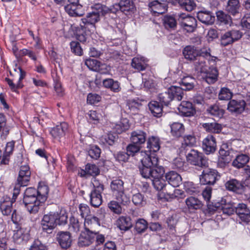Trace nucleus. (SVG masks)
Returning <instances> with one entry per match:
<instances>
[{
  "label": "nucleus",
  "instance_id": "nucleus-1",
  "mask_svg": "<svg viewBox=\"0 0 250 250\" xmlns=\"http://www.w3.org/2000/svg\"><path fill=\"white\" fill-rule=\"evenodd\" d=\"M142 160V166L139 167L140 174L145 178H151L152 184L157 190H161L166 186L162 178L165 173L164 168L159 165L158 158L151 160L147 156Z\"/></svg>",
  "mask_w": 250,
  "mask_h": 250
},
{
  "label": "nucleus",
  "instance_id": "nucleus-2",
  "mask_svg": "<svg viewBox=\"0 0 250 250\" xmlns=\"http://www.w3.org/2000/svg\"><path fill=\"white\" fill-rule=\"evenodd\" d=\"M113 195L121 205H127L130 203L129 197L125 193L124 182L119 178L113 179L110 184Z\"/></svg>",
  "mask_w": 250,
  "mask_h": 250
},
{
  "label": "nucleus",
  "instance_id": "nucleus-3",
  "mask_svg": "<svg viewBox=\"0 0 250 250\" xmlns=\"http://www.w3.org/2000/svg\"><path fill=\"white\" fill-rule=\"evenodd\" d=\"M31 172L28 166H22L21 167L19 176L17 178V183L16 184L13 189L12 200H15L19 194L21 187H25L28 185L30 178Z\"/></svg>",
  "mask_w": 250,
  "mask_h": 250
},
{
  "label": "nucleus",
  "instance_id": "nucleus-4",
  "mask_svg": "<svg viewBox=\"0 0 250 250\" xmlns=\"http://www.w3.org/2000/svg\"><path fill=\"white\" fill-rule=\"evenodd\" d=\"M186 158L188 163L192 165L200 167H204L208 166V161L204 154L198 151L190 149L189 151L187 150Z\"/></svg>",
  "mask_w": 250,
  "mask_h": 250
},
{
  "label": "nucleus",
  "instance_id": "nucleus-5",
  "mask_svg": "<svg viewBox=\"0 0 250 250\" xmlns=\"http://www.w3.org/2000/svg\"><path fill=\"white\" fill-rule=\"evenodd\" d=\"M93 189L90 194V204L93 207H98L102 203L101 194L104 190V186L96 179L93 181Z\"/></svg>",
  "mask_w": 250,
  "mask_h": 250
},
{
  "label": "nucleus",
  "instance_id": "nucleus-6",
  "mask_svg": "<svg viewBox=\"0 0 250 250\" xmlns=\"http://www.w3.org/2000/svg\"><path fill=\"white\" fill-rule=\"evenodd\" d=\"M23 201L25 208L30 213L35 214L39 210L42 203L38 198V195L24 196Z\"/></svg>",
  "mask_w": 250,
  "mask_h": 250
},
{
  "label": "nucleus",
  "instance_id": "nucleus-7",
  "mask_svg": "<svg viewBox=\"0 0 250 250\" xmlns=\"http://www.w3.org/2000/svg\"><path fill=\"white\" fill-rule=\"evenodd\" d=\"M57 222V213L50 212L43 216L42 220V227L44 231L50 233L56 227Z\"/></svg>",
  "mask_w": 250,
  "mask_h": 250
},
{
  "label": "nucleus",
  "instance_id": "nucleus-8",
  "mask_svg": "<svg viewBox=\"0 0 250 250\" xmlns=\"http://www.w3.org/2000/svg\"><path fill=\"white\" fill-rule=\"evenodd\" d=\"M185 58L189 61H197L199 57L209 55L208 52L204 53L201 50L198 49L194 46H187L183 51Z\"/></svg>",
  "mask_w": 250,
  "mask_h": 250
},
{
  "label": "nucleus",
  "instance_id": "nucleus-9",
  "mask_svg": "<svg viewBox=\"0 0 250 250\" xmlns=\"http://www.w3.org/2000/svg\"><path fill=\"white\" fill-rule=\"evenodd\" d=\"M100 13L96 10L91 13H88L86 18L81 20L82 23L80 24L83 29L88 28V26H90L91 30L93 32L95 29V24L100 21Z\"/></svg>",
  "mask_w": 250,
  "mask_h": 250
},
{
  "label": "nucleus",
  "instance_id": "nucleus-10",
  "mask_svg": "<svg viewBox=\"0 0 250 250\" xmlns=\"http://www.w3.org/2000/svg\"><path fill=\"white\" fill-rule=\"evenodd\" d=\"M220 175L216 170L206 169L202 172L200 177V183L203 185H213L218 180Z\"/></svg>",
  "mask_w": 250,
  "mask_h": 250
},
{
  "label": "nucleus",
  "instance_id": "nucleus-11",
  "mask_svg": "<svg viewBox=\"0 0 250 250\" xmlns=\"http://www.w3.org/2000/svg\"><path fill=\"white\" fill-rule=\"evenodd\" d=\"M179 21L181 26L188 32H193L196 28L197 21L193 17L181 14L179 15Z\"/></svg>",
  "mask_w": 250,
  "mask_h": 250
},
{
  "label": "nucleus",
  "instance_id": "nucleus-12",
  "mask_svg": "<svg viewBox=\"0 0 250 250\" xmlns=\"http://www.w3.org/2000/svg\"><path fill=\"white\" fill-rule=\"evenodd\" d=\"M135 10V5L131 0H121L118 3L113 5L112 12L114 13L120 10L122 12L127 15L133 12Z\"/></svg>",
  "mask_w": 250,
  "mask_h": 250
},
{
  "label": "nucleus",
  "instance_id": "nucleus-13",
  "mask_svg": "<svg viewBox=\"0 0 250 250\" xmlns=\"http://www.w3.org/2000/svg\"><path fill=\"white\" fill-rule=\"evenodd\" d=\"M96 233L86 228V230L81 232L78 241L80 247H86L90 245L95 240Z\"/></svg>",
  "mask_w": 250,
  "mask_h": 250
},
{
  "label": "nucleus",
  "instance_id": "nucleus-14",
  "mask_svg": "<svg viewBox=\"0 0 250 250\" xmlns=\"http://www.w3.org/2000/svg\"><path fill=\"white\" fill-rule=\"evenodd\" d=\"M140 145L131 144L129 145L126 147V151L129 156H136L137 158L140 159L142 166V160L145 158H146L145 155L147 156L151 160L154 158H157L155 156H152L147 154L145 151H140Z\"/></svg>",
  "mask_w": 250,
  "mask_h": 250
},
{
  "label": "nucleus",
  "instance_id": "nucleus-15",
  "mask_svg": "<svg viewBox=\"0 0 250 250\" xmlns=\"http://www.w3.org/2000/svg\"><path fill=\"white\" fill-rule=\"evenodd\" d=\"M216 147V139L212 135H208L202 141V148L207 154L213 153Z\"/></svg>",
  "mask_w": 250,
  "mask_h": 250
},
{
  "label": "nucleus",
  "instance_id": "nucleus-16",
  "mask_svg": "<svg viewBox=\"0 0 250 250\" xmlns=\"http://www.w3.org/2000/svg\"><path fill=\"white\" fill-rule=\"evenodd\" d=\"M235 208V212L241 221L246 223L250 222V210L247 205L239 203Z\"/></svg>",
  "mask_w": 250,
  "mask_h": 250
},
{
  "label": "nucleus",
  "instance_id": "nucleus-17",
  "mask_svg": "<svg viewBox=\"0 0 250 250\" xmlns=\"http://www.w3.org/2000/svg\"><path fill=\"white\" fill-rule=\"evenodd\" d=\"M208 209L210 210H215L221 208L223 213L228 216L233 214L234 212H235V208L236 207H234L232 204H225L222 205V204H220L219 202H212V205L208 204Z\"/></svg>",
  "mask_w": 250,
  "mask_h": 250
},
{
  "label": "nucleus",
  "instance_id": "nucleus-18",
  "mask_svg": "<svg viewBox=\"0 0 250 250\" xmlns=\"http://www.w3.org/2000/svg\"><path fill=\"white\" fill-rule=\"evenodd\" d=\"M13 201L7 196L2 197L0 199V210L3 216H10L13 211Z\"/></svg>",
  "mask_w": 250,
  "mask_h": 250
},
{
  "label": "nucleus",
  "instance_id": "nucleus-19",
  "mask_svg": "<svg viewBox=\"0 0 250 250\" xmlns=\"http://www.w3.org/2000/svg\"><path fill=\"white\" fill-rule=\"evenodd\" d=\"M57 240L62 248L67 249L72 244V239L69 232L62 231L58 233Z\"/></svg>",
  "mask_w": 250,
  "mask_h": 250
},
{
  "label": "nucleus",
  "instance_id": "nucleus-20",
  "mask_svg": "<svg viewBox=\"0 0 250 250\" xmlns=\"http://www.w3.org/2000/svg\"><path fill=\"white\" fill-rule=\"evenodd\" d=\"M64 9L70 16L81 17L84 14L83 6L77 3H69L65 6Z\"/></svg>",
  "mask_w": 250,
  "mask_h": 250
},
{
  "label": "nucleus",
  "instance_id": "nucleus-21",
  "mask_svg": "<svg viewBox=\"0 0 250 250\" xmlns=\"http://www.w3.org/2000/svg\"><path fill=\"white\" fill-rule=\"evenodd\" d=\"M246 103L244 100H230L228 104V109L231 112L241 113L245 107Z\"/></svg>",
  "mask_w": 250,
  "mask_h": 250
},
{
  "label": "nucleus",
  "instance_id": "nucleus-22",
  "mask_svg": "<svg viewBox=\"0 0 250 250\" xmlns=\"http://www.w3.org/2000/svg\"><path fill=\"white\" fill-rule=\"evenodd\" d=\"M165 177L166 181L173 187H178L182 183L181 176L174 171L166 173Z\"/></svg>",
  "mask_w": 250,
  "mask_h": 250
},
{
  "label": "nucleus",
  "instance_id": "nucleus-23",
  "mask_svg": "<svg viewBox=\"0 0 250 250\" xmlns=\"http://www.w3.org/2000/svg\"><path fill=\"white\" fill-rule=\"evenodd\" d=\"M178 110L182 115L187 117L193 116L195 113L192 103L188 101H183L178 107Z\"/></svg>",
  "mask_w": 250,
  "mask_h": 250
},
{
  "label": "nucleus",
  "instance_id": "nucleus-24",
  "mask_svg": "<svg viewBox=\"0 0 250 250\" xmlns=\"http://www.w3.org/2000/svg\"><path fill=\"white\" fill-rule=\"evenodd\" d=\"M29 231L30 229L29 228L20 227L15 231L13 235V238L16 241L19 242L27 241L29 239Z\"/></svg>",
  "mask_w": 250,
  "mask_h": 250
},
{
  "label": "nucleus",
  "instance_id": "nucleus-25",
  "mask_svg": "<svg viewBox=\"0 0 250 250\" xmlns=\"http://www.w3.org/2000/svg\"><path fill=\"white\" fill-rule=\"evenodd\" d=\"M85 64L90 70L99 72L101 73H105L103 70L105 68L106 66L96 60L90 58L86 59L85 61Z\"/></svg>",
  "mask_w": 250,
  "mask_h": 250
},
{
  "label": "nucleus",
  "instance_id": "nucleus-26",
  "mask_svg": "<svg viewBox=\"0 0 250 250\" xmlns=\"http://www.w3.org/2000/svg\"><path fill=\"white\" fill-rule=\"evenodd\" d=\"M218 70L214 67H210L203 73V78L206 82L209 84H212L216 82L218 76Z\"/></svg>",
  "mask_w": 250,
  "mask_h": 250
},
{
  "label": "nucleus",
  "instance_id": "nucleus-27",
  "mask_svg": "<svg viewBox=\"0 0 250 250\" xmlns=\"http://www.w3.org/2000/svg\"><path fill=\"white\" fill-rule=\"evenodd\" d=\"M197 17L202 23L207 25L212 24L215 21L213 14L208 11H200L197 13Z\"/></svg>",
  "mask_w": 250,
  "mask_h": 250
},
{
  "label": "nucleus",
  "instance_id": "nucleus-28",
  "mask_svg": "<svg viewBox=\"0 0 250 250\" xmlns=\"http://www.w3.org/2000/svg\"><path fill=\"white\" fill-rule=\"evenodd\" d=\"M116 225L121 230L126 231L132 228L133 224L130 217L121 216L116 220Z\"/></svg>",
  "mask_w": 250,
  "mask_h": 250
},
{
  "label": "nucleus",
  "instance_id": "nucleus-29",
  "mask_svg": "<svg viewBox=\"0 0 250 250\" xmlns=\"http://www.w3.org/2000/svg\"><path fill=\"white\" fill-rule=\"evenodd\" d=\"M146 134L142 130H137L131 133L130 140L134 144L141 145L146 141Z\"/></svg>",
  "mask_w": 250,
  "mask_h": 250
},
{
  "label": "nucleus",
  "instance_id": "nucleus-30",
  "mask_svg": "<svg viewBox=\"0 0 250 250\" xmlns=\"http://www.w3.org/2000/svg\"><path fill=\"white\" fill-rule=\"evenodd\" d=\"M225 187L228 190L237 193H241L243 192L242 183L236 179H231L227 181L225 184Z\"/></svg>",
  "mask_w": 250,
  "mask_h": 250
},
{
  "label": "nucleus",
  "instance_id": "nucleus-31",
  "mask_svg": "<svg viewBox=\"0 0 250 250\" xmlns=\"http://www.w3.org/2000/svg\"><path fill=\"white\" fill-rule=\"evenodd\" d=\"M196 83L195 79L192 77L186 76L181 79L178 83L184 90H190L193 88Z\"/></svg>",
  "mask_w": 250,
  "mask_h": 250
},
{
  "label": "nucleus",
  "instance_id": "nucleus-32",
  "mask_svg": "<svg viewBox=\"0 0 250 250\" xmlns=\"http://www.w3.org/2000/svg\"><path fill=\"white\" fill-rule=\"evenodd\" d=\"M203 128L208 132L211 133H219L222 129V125L215 121L203 123Z\"/></svg>",
  "mask_w": 250,
  "mask_h": 250
},
{
  "label": "nucleus",
  "instance_id": "nucleus-33",
  "mask_svg": "<svg viewBox=\"0 0 250 250\" xmlns=\"http://www.w3.org/2000/svg\"><path fill=\"white\" fill-rule=\"evenodd\" d=\"M15 146V142L11 141L6 144L5 151L3 153L2 158L0 160L1 164L7 165L10 160V155L12 154Z\"/></svg>",
  "mask_w": 250,
  "mask_h": 250
},
{
  "label": "nucleus",
  "instance_id": "nucleus-34",
  "mask_svg": "<svg viewBox=\"0 0 250 250\" xmlns=\"http://www.w3.org/2000/svg\"><path fill=\"white\" fill-rule=\"evenodd\" d=\"M68 127V124L65 122H62L54 127L51 131V134L55 138H60L65 134Z\"/></svg>",
  "mask_w": 250,
  "mask_h": 250
},
{
  "label": "nucleus",
  "instance_id": "nucleus-35",
  "mask_svg": "<svg viewBox=\"0 0 250 250\" xmlns=\"http://www.w3.org/2000/svg\"><path fill=\"white\" fill-rule=\"evenodd\" d=\"M150 10L154 14H162L167 10V7L165 3H161L157 0L153 1L149 4Z\"/></svg>",
  "mask_w": 250,
  "mask_h": 250
},
{
  "label": "nucleus",
  "instance_id": "nucleus-36",
  "mask_svg": "<svg viewBox=\"0 0 250 250\" xmlns=\"http://www.w3.org/2000/svg\"><path fill=\"white\" fill-rule=\"evenodd\" d=\"M171 135L176 138L181 137L184 133L185 127L184 125L178 122H175L170 125Z\"/></svg>",
  "mask_w": 250,
  "mask_h": 250
},
{
  "label": "nucleus",
  "instance_id": "nucleus-37",
  "mask_svg": "<svg viewBox=\"0 0 250 250\" xmlns=\"http://www.w3.org/2000/svg\"><path fill=\"white\" fill-rule=\"evenodd\" d=\"M186 204L189 210H197L202 208V202L198 198L190 196L185 200Z\"/></svg>",
  "mask_w": 250,
  "mask_h": 250
},
{
  "label": "nucleus",
  "instance_id": "nucleus-38",
  "mask_svg": "<svg viewBox=\"0 0 250 250\" xmlns=\"http://www.w3.org/2000/svg\"><path fill=\"white\" fill-rule=\"evenodd\" d=\"M131 66L138 71L144 70L147 66V60L144 57H135L132 60Z\"/></svg>",
  "mask_w": 250,
  "mask_h": 250
},
{
  "label": "nucleus",
  "instance_id": "nucleus-39",
  "mask_svg": "<svg viewBox=\"0 0 250 250\" xmlns=\"http://www.w3.org/2000/svg\"><path fill=\"white\" fill-rule=\"evenodd\" d=\"M152 114L156 117H160L163 114V107L157 101H151L148 104Z\"/></svg>",
  "mask_w": 250,
  "mask_h": 250
},
{
  "label": "nucleus",
  "instance_id": "nucleus-40",
  "mask_svg": "<svg viewBox=\"0 0 250 250\" xmlns=\"http://www.w3.org/2000/svg\"><path fill=\"white\" fill-rule=\"evenodd\" d=\"M240 4L239 0H229L226 6V10L234 16L239 13Z\"/></svg>",
  "mask_w": 250,
  "mask_h": 250
},
{
  "label": "nucleus",
  "instance_id": "nucleus-41",
  "mask_svg": "<svg viewBox=\"0 0 250 250\" xmlns=\"http://www.w3.org/2000/svg\"><path fill=\"white\" fill-rule=\"evenodd\" d=\"M249 157L245 154L238 155L232 162V165L238 168H242L249 162Z\"/></svg>",
  "mask_w": 250,
  "mask_h": 250
},
{
  "label": "nucleus",
  "instance_id": "nucleus-42",
  "mask_svg": "<svg viewBox=\"0 0 250 250\" xmlns=\"http://www.w3.org/2000/svg\"><path fill=\"white\" fill-rule=\"evenodd\" d=\"M147 147L150 151L157 152L160 148L159 139L154 136L149 138L147 142Z\"/></svg>",
  "mask_w": 250,
  "mask_h": 250
},
{
  "label": "nucleus",
  "instance_id": "nucleus-43",
  "mask_svg": "<svg viewBox=\"0 0 250 250\" xmlns=\"http://www.w3.org/2000/svg\"><path fill=\"white\" fill-rule=\"evenodd\" d=\"M183 90H184L181 86H171L169 88V92L172 100L176 99L178 101H181L184 95Z\"/></svg>",
  "mask_w": 250,
  "mask_h": 250
},
{
  "label": "nucleus",
  "instance_id": "nucleus-44",
  "mask_svg": "<svg viewBox=\"0 0 250 250\" xmlns=\"http://www.w3.org/2000/svg\"><path fill=\"white\" fill-rule=\"evenodd\" d=\"M83 173H81V176L85 174L95 176L98 175L100 173V170L98 167L94 164H87L85 166V170L83 171Z\"/></svg>",
  "mask_w": 250,
  "mask_h": 250
},
{
  "label": "nucleus",
  "instance_id": "nucleus-45",
  "mask_svg": "<svg viewBox=\"0 0 250 250\" xmlns=\"http://www.w3.org/2000/svg\"><path fill=\"white\" fill-rule=\"evenodd\" d=\"M117 138L118 136L116 133L109 132L102 136L100 140L104 144H108L110 146H112L117 140Z\"/></svg>",
  "mask_w": 250,
  "mask_h": 250
},
{
  "label": "nucleus",
  "instance_id": "nucleus-46",
  "mask_svg": "<svg viewBox=\"0 0 250 250\" xmlns=\"http://www.w3.org/2000/svg\"><path fill=\"white\" fill-rule=\"evenodd\" d=\"M38 198L40 199L42 203L43 204L47 199L48 193V187L45 185H40L37 190Z\"/></svg>",
  "mask_w": 250,
  "mask_h": 250
},
{
  "label": "nucleus",
  "instance_id": "nucleus-47",
  "mask_svg": "<svg viewBox=\"0 0 250 250\" xmlns=\"http://www.w3.org/2000/svg\"><path fill=\"white\" fill-rule=\"evenodd\" d=\"M207 112L211 115L218 118H221L224 114L223 110L220 108L216 104L209 106L207 109Z\"/></svg>",
  "mask_w": 250,
  "mask_h": 250
},
{
  "label": "nucleus",
  "instance_id": "nucleus-48",
  "mask_svg": "<svg viewBox=\"0 0 250 250\" xmlns=\"http://www.w3.org/2000/svg\"><path fill=\"white\" fill-rule=\"evenodd\" d=\"M178 3L181 8L189 12L192 11L196 6L193 0H180Z\"/></svg>",
  "mask_w": 250,
  "mask_h": 250
},
{
  "label": "nucleus",
  "instance_id": "nucleus-49",
  "mask_svg": "<svg viewBox=\"0 0 250 250\" xmlns=\"http://www.w3.org/2000/svg\"><path fill=\"white\" fill-rule=\"evenodd\" d=\"M163 21L165 27L168 30L173 29L176 26V21L173 17L169 16H165L163 18Z\"/></svg>",
  "mask_w": 250,
  "mask_h": 250
},
{
  "label": "nucleus",
  "instance_id": "nucleus-50",
  "mask_svg": "<svg viewBox=\"0 0 250 250\" xmlns=\"http://www.w3.org/2000/svg\"><path fill=\"white\" fill-rule=\"evenodd\" d=\"M159 101L163 104L167 105L172 100L171 95L169 92V88L167 91L160 93L158 96Z\"/></svg>",
  "mask_w": 250,
  "mask_h": 250
},
{
  "label": "nucleus",
  "instance_id": "nucleus-51",
  "mask_svg": "<svg viewBox=\"0 0 250 250\" xmlns=\"http://www.w3.org/2000/svg\"><path fill=\"white\" fill-rule=\"evenodd\" d=\"M82 224L80 223L77 218L72 216L70 218L69 230L75 233L78 232L81 228Z\"/></svg>",
  "mask_w": 250,
  "mask_h": 250
},
{
  "label": "nucleus",
  "instance_id": "nucleus-52",
  "mask_svg": "<svg viewBox=\"0 0 250 250\" xmlns=\"http://www.w3.org/2000/svg\"><path fill=\"white\" fill-rule=\"evenodd\" d=\"M194 62V67L195 70L198 72L203 73L206 70V62L203 57H199Z\"/></svg>",
  "mask_w": 250,
  "mask_h": 250
},
{
  "label": "nucleus",
  "instance_id": "nucleus-53",
  "mask_svg": "<svg viewBox=\"0 0 250 250\" xmlns=\"http://www.w3.org/2000/svg\"><path fill=\"white\" fill-rule=\"evenodd\" d=\"M119 201H111L108 204V207L114 213L120 214L122 213L123 209Z\"/></svg>",
  "mask_w": 250,
  "mask_h": 250
},
{
  "label": "nucleus",
  "instance_id": "nucleus-54",
  "mask_svg": "<svg viewBox=\"0 0 250 250\" xmlns=\"http://www.w3.org/2000/svg\"><path fill=\"white\" fill-rule=\"evenodd\" d=\"M135 228L138 233L144 232L148 228L147 223L143 219H139L136 223Z\"/></svg>",
  "mask_w": 250,
  "mask_h": 250
},
{
  "label": "nucleus",
  "instance_id": "nucleus-55",
  "mask_svg": "<svg viewBox=\"0 0 250 250\" xmlns=\"http://www.w3.org/2000/svg\"><path fill=\"white\" fill-rule=\"evenodd\" d=\"M232 96V93L230 90L226 87L221 89L219 93V99L221 100H230Z\"/></svg>",
  "mask_w": 250,
  "mask_h": 250
},
{
  "label": "nucleus",
  "instance_id": "nucleus-56",
  "mask_svg": "<svg viewBox=\"0 0 250 250\" xmlns=\"http://www.w3.org/2000/svg\"><path fill=\"white\" fill-rule=\"evenodd\" d=\"M172 167L179 170H185L187 168L185 161L181 158H175L172 163Z\"/></svg>",
  "mask_w": 250,
  "mask_h": 250
},
{
  "label": "nucleus",
  "instance_id": "nucleus-57",
  "mask_svg": "<svg viewBox=\"0 0 250 250\" xmlns=\"http://www.w3.org/2000/svg\"><path fill=\"white\" fill-rule=\"evenodd\" d=\"M132 201L136 206H142L145 203L144 196L140 193H137L133 195Z\"/></svg>",
  "mask_w": 250,
  "mask_h": 250
},
{
  "label": "nucleus",
  "instance_id": "nucleus-58",
  "mask_svg": "<svg viewBox=\"0 0 250 250\" xmlns=\"http://www.w3.org/2000/svg\"><path fill=\"white\" fill-rule=\"evenodd\" d=\"M70 47L71 51L75 54L81 56L83 53V50L80 45V43L77 42H70Z\"/></svg>",
  "mask_w": 250,
  "mask_h": 250
},
{
  "label": "nucleus",
  "instance_id": "nucleus-59",
  "mask_svg": "<svg viewBox=\"0 0 250 250\" xmlns=\"http://www.w3.org/2000/svg\"><path fill=\"white\" fill-rule=\"evenodd\" d=\"M5 81L7 82L11 90L13 92H16L18 89L23 86V84L21 83L18 82L17 83H15L13 80L8 78H6Z\"/></svg>",
  "mask_w": 250,
  "mask_h": 250
},
{
  "label": "nucleus",
  "instance_id": "nucleus-60",
  "mask_svg": "<svg viewBox=\"0 0 250 250\" xmlns=\"http://www.w3.org/2000/svg\"><path fill=\"white\" fill-rule=\"evenodd\" d=\"M79 211L82 218H86L90 213L89 207L84 204H81L79 205Z\"/></svg>",
  "mask_w": 250,
  "mask_h": 250
},
{
  "label": "nucleus",
  "instance_id": "nucleus-61",
  "mask_svg": "<svg viewBox=\"0 0 250 250\" xmlns=\"http://www.w3.org/2000/svg\"><path fill=\"white\" fill-rule=\"evenodd\" d=\"M88 154L92 158L97 159L100 156L101 149L97 146H93L88 151Z\"/></svg>",
  "mask_w": 250,
  "mask_h": 250
},
{
  "label": "nucleus",
  "instance_id": "nucleus-62",
  "mask_svg": "<svg viewBox=\"0 0 250 250\" xmlns=\"http://www.w3.org/2000/svg\"><path fill=\"white\" fill-rule=\"evenodd\" d=\"M229 35L230 36V38L232 40L233 42L240 40L243 35V34L239 30H231L228 31Z\"/></svg>",
  "mask_w": 250,
  "mask_h": 250
},
{
  "label": "nucleus",
  "instance_id": "nucleus-63",
  "mask_svg": "<svg viewBox=\"0 0 250 250\" xmlns=\"http://www.w3.org/2000/svg\"><path fill=\"white\" fill-rule=\"evenodd\" d=\"M233 43L228 31L222 35L221 37V44L222 46H226Z\"/></svg>",
  "mask_w": 250,
  "mask_h": 250
},
{
  "label": "nucleus",
  "instance_id": "nucleus-64",
  "mask_svg": "<svg viewBox=\"0 0 250 250\" xmlns=\"http://www.w3.org/2000/svg\"><path fill=\"white\" fill-rule=\"evenodd\" d=\"M101 99V97L97 94L89 93L87 97V102L90 104H94L100 102Z\"/></svg>",
  "mask_w": 250,
  "mask_h": 250
}]
</instances>
